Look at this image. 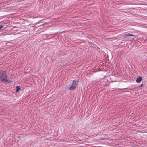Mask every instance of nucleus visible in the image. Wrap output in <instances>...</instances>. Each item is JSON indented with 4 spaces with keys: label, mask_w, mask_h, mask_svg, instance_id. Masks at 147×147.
<instances>
[{
    "label": "nucleus",
    "mask_w": 147,
    "mask_h": 147,
    "mask_svg": "<svg viewBox=\"0 0 147 147\" xmlns=\"http://www.w3.org/2000/svg\"><path fill=\"white\" fill-rule=\"evenodd\" d=\"M7 76L5 71L0 72V81L4 83L8 82V80L7 79Z\"/></svg>",
    "instance_id": "nucleus-1"
},
{
    "label": "nucleus",
    "mask_w": 147,
    "mask_h": 147,
    "mask_svg": "<svg viewBox=\"0 0 147 147\" xmlns=\"http://www.w3.org/2000/svg\"><path fill=\"white\" fill-rule=\"evenodd\" d=\"M20 86H17L16 87V92H18L20 89Z\"/></svg>",
    "instance_id": "nucleus-5"
},
{
    "label": "nucleus",
    "mask_w": 147,
    "mask_h": 147,
    "mask_svg": "<svg viewBox=\"0 0 147 147\" xmlns=\"http://www.w3.org/2000/svg\"><path fill=\"white\" fill-rule=\"evenodd\" d=\"M142 78L141 76H138V77L136 80V82L137 83H140L141 81L142 80Z\"/></svg>",
    "instance_id": "nucleus-4"
},
{
    "label": "nucleus",
    "mask_w": 147,
    "mask_h": 147,
    "mask_svg": "<svg viewBox=\"0 0 147 147\" xmlns=\"http://www.w3.org/2000/svg\"><path fill=\"white\" fill-rule=\"evenodd\" d=\"M79 81L76 80H74L72 85L69 88V90H74L76 87Z\"/></svg>",
    "instance_id": "nucleus-2"
},
{
    "label": "nucleus",
    "mask_w": 147,
    "mask_h": 147,
    "mask_svg": "<svg viewBox=\"0 0 147 147\" xmlns=\"http://www.w3.org/2000/svg\"><path fill=\"white\" fill-rule=\"evenodd\" d=\"M4 26L2 25H0V30L2 29L3 30L4 28Z\"/></svg>",
    "instance_id": "nucleus-6"
},
{
    "label": "nucleus",
    "mask_w": 147,
    "mask_h": 147,
    "mask_svg": "<svg viewBox=\"0 0 147 147\" xmlns=\"http://www.w3.org/2000/svg\"><path fill=\"white\" fill-rule=\"evenodd\" d=\"M142 85H143L142 84L140 85V87H141L142 86Z\"/></svg>",
    "instance_id": "nucleus-7"
},
{
    "label": "nucleus",
    "mask_w": 147,
    "mask_h": 147,
    "mask_svg": "<svg viewBox=\"0 0 147 147\" xmlns=\"http://www.w3.org/2000/svg\"><path fill=\"white\" fill-rule=\"evenodd\" d=\"M130 36L135 37L136 36L131 34L128 33L123 35V38L125 40H128L129 38H131L130 37Z\"/></svg>",
    "instance_id": "nucleus-3"
}]
</instances>
